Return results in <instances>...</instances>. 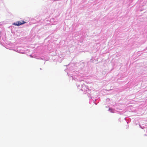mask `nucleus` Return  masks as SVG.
<instances>
[{
    "label": "nucleus",
    "instance_id": "obj_1",
    "mask_svg": "<svg viewBox=\"0 0 147 147\" xmlns=\"http://www.w3.org/2000/svg\"><path fill=\"white\" fill-rule=\"evenodd\" d=\"M26 23V22H24V21L22 20L21 21H17L16 22L14 23L13 25L16 26H19L20 25L24 24Z\"/></svg>",
    "mask_w": 147,
    "mask_h": 147
}]
</instances>
